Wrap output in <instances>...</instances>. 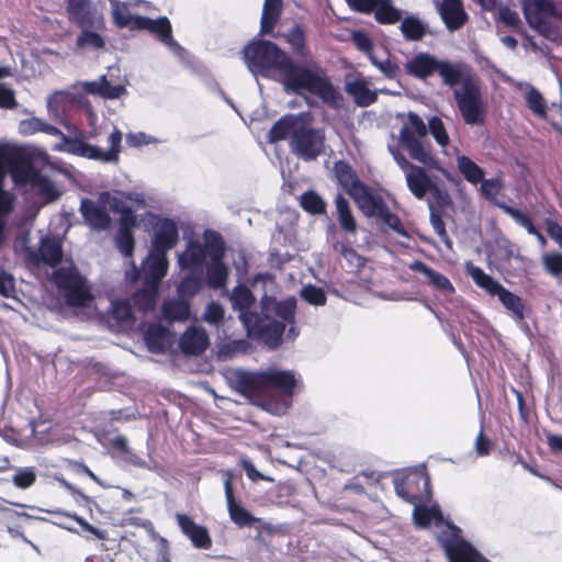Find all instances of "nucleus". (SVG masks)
Here are the masks:
<instances>
[{"mask_svg": "<svg viewBox=\"0 0 562 562\" xmlns=\"http://www.w3.org/2000/svg\"><path fill=\"white\" fill-rule=\"evenodd\" d=\"M244 56L252 74L271 78L273 72H278L288 90L295 93L307 91L331 109L340 108L342 95L330 79L326 75L296 64L274 42L254 41L244 48Z\"/></svg>", "mask_w": 562, "mask_h": 562, "instance_id": "obj_1", "label": "nucleus"}, {"mask_svg": "<svg viewBox=\"0 0 562 562\" xmlns=\"http://www.w3.org/2000/svg\"><path fill=\"white\" fill-rule=\"evenodd\" d=\"M407 75L426 80L438 74L442 85L453 89V99L462 120L468 125H482L485 122L486 109L482 97L481 82L473 68L463 61L452 63L438 59L428 53H418L405 65Z\"/></svg>", "mask_w": 562, "mask_h": 562, "instance_id": "obj_2", "label": "nucleus"}, {"mask_svg": "<svg viewBox=\"0 0 562 562\" xmlns=\"http://www.w3.org/2000/svg\"><path fill=\"white\" fill-rule=\"evenodd\" d=\"M428 131L439 146L447 147L449 145V135L439 116H431L426 125L415 112L408 113L407 123L400 131V144L407 150L412 159L431 167L436 164V159L420 140L427 135Z\"/></svg>", "mask_w": 562, "mask_h": 562, "instance_id": "obj_3", "label": "nucleus"}, {"mask_svg": "<svg viewBox=\"0 0 562 562\" xmlns=\"http://www.w3.org/2000/svg\"><path fill=\"white\" fill-rule=\"evenodd\" d=\"M297 380L292 371L268 369L258 372L238 370L234 373V387L249 400L259 398L266 391L273 390L284 396H292Z\"/></svg>", "mask_w": 562, "mask_h": 562, "instance_id": "obj_4", "label": "nucleus"}, {"mask_svg": "<svg viewBox=\"0 0 562 562\" xmlns=\"http://www.w3.org/2000/svg\"><path fill=\"white\" fill-rule=\"evenodd\" d=\"M41 132L52 136H63L69 151L77 156L98 160L101 162L119 161L123 135L122 132L116 127H114L113 132L109 135L108 142L110 147L108 150H103L97 146L90 145L79 137H66L58 127L50 125L43 120Z\"/></svg>", "mask_w": 562, "mask_h": 562, "instance_id": "obj_5", "label": "nucleus"}, {"mask_svg": "<svg viewBox=\"0 0 562 562\" xmlns=\"http://www.w3.org/2000/svg\"><path fill=\"white\" fill-rule=\"evenodd\" d=\"M52 280L57 289L64 292L66 302L70 306L83 307L93 299L87 279L72 261L68 266L55 269Z\"/></svg>", "mask_w": 562, "mask_h": 562, "instance_id": "obj_6", "label": "nucleus"}, {"mask_svg": "<svg viewBox=\"0 0 562 562\" xmlns=\"http://www.w3.org/2000/svg\"><path fill=\"white\" fill-rule=\"evenodd\" d=\"M449 562H488L476 548L467 541L462 530L453 524H447L438 537Z\"/></svg>", "mask_w": 562, "mask_h": 562, "instance_id": "obj_7", "label": "nucleus"}, {"mask_svg": "<svg viewBox=\"0 0 562 562\" xmlns=\"http://www.w3.org/2000/svg\"><path fill=\"white\" fill-rule=\"evenodd\" d=\"M244 327L249 338L258 339L270 348H276L282 342L285 330L284 322L270 317L269 303L265 301H262L261 313L252 316Z\"/></svg>", "mask_w": 562, "mask_h": 562, "instance_id": "obj_8", "label": "nucleus"}, {"mask_svg": "<svg viewBox=\"0 0 562 562\" xmlns=\"http://www.w3.org/2000/svg\"><path fill=\"white\" fill-rule=\"evenodd\" d=\"M289 146L296 157L304 161H312L324 153L325 134L303 120L299 130L295 131L294 138L289 140Z\"/></svg>", "mask_w": 562, "mask_h": 562, "instance_id": "obj_9", "label": "nucleus"}, {"mask_svg": "<svg viewBox=\"0 0 562 562\" xmlns=\"http://www.w3.org/2000/svg\"><path fill=\"white\" fill-rule=\"evenodd\" d=\"M207 246L210 248V262L205 266V282L211 289H224L228 283L229 268L224 262L226 245L222 235H212Z\"/></svg>", "mask_w": 562, "mask_h": 562, "instance_id": "obj_10", "label": "nucleus"}, {"mask_svg": "<svg viewBox=\"0 0 562 562\" xmlns=\"http://www.w3.org/2000/svg\"><path fill=\"white\" fill-rule=\"evenodd\" d=\"M393 484L397 496L409 504H417L429 494V476L422 472L397 475L393 479Z\"/></svg>", "mask_w": 562, "mask_h": 562, "instance_id": "obj_11", "label": "nucleus"}, {"mask_svg": "<svg viewBox=\"0 0 562 562\" xmlns=\"http://www.w3.org/2000/svg\"><path fill=\"white\" fill-rule=\"evenodd\" d=\"M168 267L167 255L149 250L140 268H137L135 265L133 266V280H142L144 284L159 286L168 272Z\"/></svg>", "mask_w": 562, "mask_h": 562, "instance_id": "obj_12", "label": "nucleus"}, {"mask_svg": "<svg viewBox=\"0 0 562 562\" xmlns=\"http://www.w3.org/2000/svg\"><path fill=\"white\" fill-rule=\"evenodd\" d=\"M212 235L221 234L216 231L207 229L204 233V244L194 240L188 243L186 249L178 255V265L182 270L202 273L205 259L206 257L210 258L207 243L211 240Z\"/></svg>", "mask_w": 562, "mask_h": 562, "instance_id": "obj_13", "label": "nucleus"}, {"mask_svg": "<svg viewBox=\"0 0 562 562\" xmlns=\"http://www.w3.org/2000/svg\"><path fill=\"white\" fill-rule=\"evenodd\" d=\"M66 12L69 22L78 27H103L102 13L91 0H67Z\"/></svg>", "mask_w": 562, "mask_h": 562, "instance_id": "obj_14", "label": "nucleus"}, {"mask_svg": "<svg viewBox=\"0 0 562 562\" xmlns=\"http://www.w3.org/2000/svg\"><path fill=\"white\" fill-rule=\"evenodd\" d=\"M150 250L167 255L179 241V227L175 220L169 217H156L153 225Z\"/></svg>", "mask_w": 562, "mask_h": 562, "instance_id": "obj_15", "label": "nucleus"}, {"mask_svg": "<svg viewBox=\"0 0 562 562\" xmlns=\"http://www.w3.org/2000/svg\"><path fill=\"white\" fill-rule=\"evenodd\" d=\"M522 11L528 24L543 34L548 30L547 19L558 16L552 0H524Z\"/></svg>", "mask_w": 562, "mask_h": 562, "instance_id": "obj_16", "label": "nucleus"}, {"mask_svg": "<svg viewBox=\"0 0 562 562\" xmlns=\"http://www.w3.org/2000/svg\"><path fill=\"white\" fill-rule=\"evenodd\" d=\"M224 491L229 518L234 524L238 527H246L259 521V519L243 507L241 503L235 497L233 476L231 473H227L224 480Z\"/></svg>", "mask_w": 562, "mask_h": 562, "instance_id": "obj_17", "label": "nucleus"}, {"mask_svg": "<svg viewBox=\"0 0 562 562\" xmlns=\"http://www.w3.org/2000/svg\"><path fill=\"white\" fill-rule=\"evenodd\" d=\"M9 161V155L5 148L0 146V245L4 240L5 221L4 218L12 213L15 205V195L4 189L5 167Z\"/></svg>", "mask_w": 562, "mask_h": 562, "instance_id": "obj_18", "label": "nucleus"}, {"mask_svg": "<svg viewBox=\"0 0 562 562\" xmlns=\"http://www.w3.org/2000/svg\"><path fill=\"white\" fill-rule=\"evenodd\" d=\"M177 524L181 532L190 539L198 549L209 550L212 547V538L209 530L195 521L187 514H176Z\"/></svg>", "mask_w": 562, "mask_h": 562, "instance_id": "obj_19", "label": "nucleus"}, {"mask_svg": "<svg viewBox=\"0 0 562 562\" xmlns=\"http://www.w3.org/2000/svg\"><path fill=\"white\" fill-rule=\"evenodd\" d=\"M438 12L449 31L461 29L469 20L461 0H442L438 5Z\"/></svg>", "mask_w": 562, "mask_h": 562, "instance_id": "obj_20", "label": "nucleus"}, {"mask_svg": "<svg viewBox=\"0 0 562 562\" xmlns=\"http://www.w3.org/2000/svg\"><path fill=\"white\" fill-rule=\"evenodd\" d=\"M231 302L233 310L239 313V319L245 326L252 316L258 313L250 311L256 303V297L251 290L245 284H238L233 288L231 294Z\"/></svg>", "mask_w": 562, "mask_h": 562, "instance_id": "obj_21", "label": "nucleus"}, {"mask_svg": "<svg viewBox=\"0 0 562 562\" xmlns=\"http://www.w3.org/2000/svg\"><path fill=\"white\" fill-rule=\"evenodd\" d=\"M29 259L38 266L41 262L57 267L63 260V247L59 240L50 237L42 239L38 251L29 252Z\"/></svg>", "mask_w": 562, "mask_h": 562, "instance_id": "obj_22", "label": "nucleus"}, {"mask_svg": "<svg viewBox=\"0 0 562 562\" xmlns=\"http://www.w3.org/2000/svg\"><path fill=\"white\" fill-rule=\"evenodd\" d=\"M210 340L206 331L201 327L190 326L181 335L179 347L184 355L199 356L209 347Z\"/></svg>", "mask_w": 562, "mask_h": 562, "instance_id": "obj_23", "label": "nucleus"}, {"mask_svg": "<svg viewBox=\"0 0 562 562\" xmlns=\"http://www.w3.org/2000/svg\"><path fill=\"white\" fill-rule=\"evenodd\" d=\"M79 211L92 229L106 231L111 225V217L105 209L88 198L81 200Z\"/></svg>", "mask_w": 562, "mask_h": 562, "instance_id": "obj_24", "label": "nucleus"}, {"mask_svg": "<svg viewBox=\"0 0 562 562\" xmlns=\"http://www.w3.org/2000/svg\"><path fill=\"white\" fill-rule=\"evenodd\" d=\"M303 117L301 114H285L281 116L270 128L268 142L274 144L281 140L294 138Z\"/></svg>", "mask_w": 562, "mask_h": 562, "instance_id": "obj_25", "label": "nucleus"}, {"mask_svg": "<svg viewBox=\"0 0 562 562\" xmlns=\"http://www.w3.org/2000/svg\"><path fill=\"white\" fill-rule=\"evenodd\" d=\"M138 30H146L157 36V38L166 45L181 49V46L172 37V27L170 21L166 18H158L153 20L148 16H143L137 22Z\"/></svg>", "mask_w": 562, "mask_h": 562, "instance_id": "obj_26", "label": "nucleus"}, {"mask_svg": "<svg viewBox=\"0 0 562 562\" xmlns=\"http://www.w3.org/2000/svg\"><path fill=\"white\" fill-rule=\"evenodd\" d=\"M350 198L368 217L376 216L385 204L384 199L380 194L373 193L367 184L362 186Z\"/></svg>", "mask_w": 562, "mask_h": 562, "instance_id": "obj_27", "label": "nucleus"}, {"mask_svg": "<svg viewBox=\"0 0 562 562\" xmlns=\"http://www.w3.org/2000/svg\"><path fill=\"white\" fill-rule=\"evenodd\" d=\"M405 179L408 190L418 200L425 199L435 184L426 170L419 166L412 167V169L405 173Z\"/></svg>", "mask_w": 562, "mask_h": 562, "instance_id": "obj_28", "label": "nucleus"}, {"mask_svg": "<svg viewBox=\"0 0 562 562\" xmlns=\"http://www.w3.org/2000/svg\"><path fill=\"white\" fill-rule=\"evenodd\" d=\"M334 172L338 184L342 187L349 196L366 184L360 180L356 170L347 161H336L334 164Z\"/></svg>", "mask_w": 562, "mask_h": 562, "instance_id": "obj_29", "label": "nucleus"}, {"mask_svg": "<svg viewBox=\"0 0 562 562\" xmlns=\"http://www.w3.org/2000/svg\"><path fill=\"white\" fill-rule=\"evenodd\" d=\"M345 90L352 97L355 103L362 108L373 104L378 99L376 92L371 90L368 82L362 78L348 81Z\"/></svg>", "mask_w": 562, "mask_h": 562, "instance_id": "obj_30", "label": "nucleus"}, {"mask_svg": "<svg viewBox=\"0 0 562 562\" xmlns=\"http://www.w3.org/2000/svg\"><path fill=\"white\" fill-rule=\"evenodd\" d=\"M465 270L472 278L473 282L492 296H498L505 288L492 276L485 273L482 268L474 266L471 262L467 263Z\"/></svg>", "mask_w": 562, "mask_h": 562, "instance_id": "obj_31", "label": "nucleus"}, {"mask_svg": "<svg viewBox=\"0 0 562 562\" xmlns=\"http://www.w3.org/2000/svg\"><path fill=\"white\" fill-rule=\"evenodd\" d=\"M165 319L170 323L187 322L190 318L191 307L188 300L171 299L164 302L161 307Z\"/></svg>", "mask_w": 562, "mask_h": 562, "instance_id": "obj_32", "label": "nucleus"}, {"mask_svg": "<svg viewBox=\"0 0 562 562\" xmlns=\"http://www.w3.org/2000/svg\"><path fill=\"white\" fill-rule=\"evenodd\" d=\"M148 349L153 352H164L169 346V330L160 325H149L144 335Z\"/></svg>", "mask_w": 562, "mask_h": 562, "instance_id": "obj_33", "label": "nucleus"}, {"mask_svg": "<svg viewBox=\"0 0 562 562\" xmlns=\"http://www.w3.org/2000/svg\"><path fill=\"white\" fill-rule=\"evenodd\" d=\"M282 7V0H265L260 21L261 34H269L273 31L281 16Z\"/></svg>", "mask_w": 562, "mask_h": 562, "instance_id": "obj_34", "label": "nucleus"}, {"mask_svg": "<svg viewBox=\"0 0 562 562\" xmlns=\"http://www.w3.org/2000/svg\"><path fill=\"white\" fill-rule=\"evenodd\" d=\"M337 218L340 228L349 234H356L358 224L350 209L348 200L340 193L335 198Z\"/></svg>", "mask_w": 562, "mask_h": 562, "instance_id": "obj_35", "label": "nucleus"}, {"mask_svg": "<svg viewBox=\"0 0 562 562\" xmlns=\"http://www.w3.org/2000/svg\"><path fill=\"white\" fill-rule=\"evenodd\" d=\"M159 286L153 284H144V286L137 290L131 297L132 304L135 308L143 313L150 312L155 308Z\"/></svg>", "mask_w": 562, "mask_h": 562, "instance_id": "obj_36", "label": "nucleus"}, {"mask_svg": "<svg viewBox=\"0 0 562 562\" xmlns=\"http://www.w3.org/2000/svg\"><path fill=\"white\" fill-rule=\"evenodd\" d=\"M27 180L41 195L47 198L49 201H54L59 196V192L54 182L41 171L30 167Z\"/></svg>", "mask_w": 562, "mask_h": 562, "instance_id": "obj_37", "label": "nucleus"}, {"mask_svg": "<svg viewBox=\"0 0 562 562\" xmlns=\"http://www.w3.org/2000/svg\"><path fill=\"white\" fill-rule=\"evenodd\" d=\"M497 297L514 319L520 322L525 318V304L520 296L504 288Z\"/></svg>", "mask_w": 562, "mask_h": 562, "instance_id": "obj_38", "label": "nucleus"}, {"mask_svg": "<svg viewBox=\"0 0 562 562\" xmlns=\"http://www.w3.org/2000/svg\"><path fill=\"white\" fill-rule=\"evenodd\" d=\"M401 32L407 41H420L427 33V25L416 16H406L402 20Z\"/></svg>", "mask_w": 562, "mask_h": 562, "instance_id": "obj_39", "label": "nucleus"}, {"mask_svg": "<svg viewBox=\"0 0 562 562\" xmlns=\"http://www.w3.org/2000/svg\"><path fill=\"white\" fill-rule=\"evenodd\" d=\"M203 286V279L200 272H189L186 274L179 285L178 293L180 297L189 300L196 295Z\"/></svg>", "mask_w": 562, "mask_h": 562, "instance_id": "obj_40", "label": "nucleus"}, {"mask_svg": "<svg viewBox=\"0 0 562 562\" xmlns=\"http://www.w3.org/2000/svg\"><path fill=\"white\" fill-rule=\"evenodd\" d=\"M457 165L459 171L470 183L477 184L483 180L484 170L468 156H458Z\"/></svg>", "mask_w": 562, "mask_h": 562, "instance_id": "obj_41", "label": "nucleus"}, {"mask_svg": "<svg viewBox=\"0 0 562 562\" xmlns=\"http://www.w3.org/2000/svg\"><path fill=\"white\" fill-rule=\"evenodd\" d=\"M373 13L380 24H395L401 20V11L390 0H379Z\"/></svg>", "mask_w": 562, "mask_h": 562, "instance_id": "obj_42", "label": "nucleus"}, {"mask_svg": "<svg viewBox=\"0 0 562 562\" xmlns=\"http://www.w3.org/2000/svg\"><path fill=\"white\" fill-rule=\"evenodd\" d=\"M300 206L312 215H324L326 214V203L322 196L313 191L308 190L301 194Z\"/></svg>", "mask_w": 562, "mask_h": 562, "instance_id": "obj_43", "label": "nucleus"}, {"mask_svg": "<svg viewBox=\"0 0 562 562\" xmlns=\"http://www.w3.org/2000/svg\"><path fill=\"white\" fill-rule=\"evenodd\" d=\"M336 252L348 262L350 269L360 271L366 266V258L359 255L355 248L342 241H336L333 245Z\"/></svg>", "mask_w": 562, "mask_h": 562, "instance_id": "obj_44", "label": "nucleus"}, {"mask_svg": "<svg viewBox=\"0 0 562 562\" xmlns=\"http://www.w3.org/2000/svg\"><path fill=\"white\" fill-rule=\"evenodd\" d=\"M113 21L120 29H130L132 31L138 30V20H142V15L132 14L125 3L117 5L113 10Z\"/></svg>", "mask_w": 562, "mask_h": 562, "instance_id": "obj_45", "label": "nucleus"}, {"mask_svg": "<svg viewBox=\"0 0 562 562\" xmlns=\"http://www.w3.org/2000/svg\"><path fill=\"white\" fill-rule=\"evenodd\" d=\"M272 312L274 316L279 317V322H284L285 326L288 324H294L295 322V310H296V301L293 297L283 300V301H272Z\"/></svg>", "mask_w": 562, "mask_h": 562, "instance_id": "obj_46", "label": "nucleus"}, {"mask_svg": "<svg viewBox=\"0 0 562 562\" xmlns=\"http://www.w3.org/2000/svg\"><path fill=\"white\" fill-rule=\"evenodd\" d=\"M81 33L76 40V46L78 48L92 47L94 49L103 48L105 42L103 37L98 34V30L101 27H80Z\"/></svg>", "mask_w": 562, "mask_h": 562, "instance_id": "obj_47", "label": "nucleus"}, {"mask_svg": "<svg viewBox=\"0 0 562 562\" xmlns=\"http://www.w3.org/2000/svg\"><path fill=\"white\" fill-rule=\"evenodd\" d=\"M286 42L290 44L295 55L303 58L308 55L305 32L301 25L296 24L286 34Z\"/></svg>", "mask_w": 562, "mask_h": 562, "instance_id": "obj_48", "label": "nucleus"}, {"mask_svg": "<svg viewBox=\"0 0 562 562\" xmlns=\"http://www.w3.org/2000/svg\"><path fill=\"white\" fill-rule=\"evenodd\" d=\"M498 207L509 215L517 224L525 227L530 235L535 236L539 232L531 217L521 210L506 203H498Z\"/></svg>", "mask_w": 562, "mask_h": 562, "instance_id": "obj_49", "label": "nucleus"}, {"mask_svg": "<svg viewBox=\"0 0 562 562\" xmlns=\"http://www.w3.org/2000/svg\"><path fill=\"white\" fill-rule=\"evenodd\" d=\"M370 61L387 79H395L400 76V66L391 58L389 52H386V57L384 59L379 58L375 54H370Z\"/></svg>", "mask_w": 562, "mask_h": 562, "instance_id": "obj_50", "label": "nucleus"}, {"mask_svg": "<svg viewBox=\"0 0 562 562\" xmlns=\"http://www.w3.org/2000/svg\"><path fill=\"white\" fill-rule=\"evenodd\" d=\"M430 199L428 200V207L431 211V206L434 211L443 212L446 207L452 204L451 198L446 189H441L438 184H434L430 192Z\"/></svg>", "mask_w": 562, "mask_h": 562, "instance_id": "obj_51", "label": "nucleus"}, {"mask_svg": "<svg viewBox=\"0 0 562 562\" xmlns=\"http://www.w3.org/2000/svg\"><path fill=\"white\" fill-rule=\"evenodd\" d=\"M381 222L390 227L392 231L397 233L401 236H407V232L405 227L403 226L401 218L397 214L393 213L387 204L385 203L384 206L381 209V211L376 215Z\"/></svg>", "mask_w": 562, "mask_h": 562, "instance_id": "obj_52", "label": "nucleus"}, {"mask_svg": "<svg viewBox=\"0 0 562 562\" xmlns=\"http://www.w3.org/2000/svg\"><path fill=\"white\" fill-rule=\"evenodd\" d=\"M116 246L120 252L131 258L135 249V237L133 231L119 229L115 237Z\"/></svg>", "mask_w": 562, "mask_h": 562, "instance_id": "obj_53", "label": "nucleus"}, {"mask_svg": "<svg viewBox=\"0 0 562 562\" xmlns=\"http://www.w3.org/2000/svg\"><path fill=\"white\" fill-rule=\"evenodd\" d=\"M497 249L502 261L509 263L512 259L524 261V256L520 255L518 246L507 238L497 241Z\"/></svg>", "mask_w": 562, "mask_h": 562, "instance_id": "obj_54", "label": "nucleus"}, {"mask_svg": "<svg viewBox=\"0 0 562 562\" xmlns=\"http://www.w3.org/2000/svg\"><path fill=\"white\" fill-rule=\"evenodd\" d=\"M301 297L308 304L323 306L327 302V296L322 288L308 284L301 290Z\"/></svg>", "mask_w": 562, "mask_h": 562, "instance_id": "obj_55", "label": "nucleus"}, {"mask_svg": "<svg viewBox=\"0 0 562 562\" xmlns=\"http://www.w3.org/2000/svg\"><path fill=\"white\" fill-rule=\"evenodd\" d=\"M481 183V193L482 195L492 202L494 205L498 206L499 201H497V195L502 191V182L498 179L491 178V179H484L480 182Z\"/></svg>", "mask_w": 562, "mask_h": 562, "instance_id": "obj_56", "label": "nucleus"}, {"mask_svg": "<svg viewBox=\"0 0 562 562\" xmlns=\"http://www.w3.org/2000/svg\"><path fill=\"white\" fill-rule=\"evenodd\" d=\"M36 472L33 468L26 467L19 469L12 476L15 487L26 490L36 482Z\"/></svg>", "mask_w": 562, "mask_h": 562, "instance_id": "obj_57", "label": "nucleus"}, {"mask_svg": "<svg viewBox=\"0 0 562 562\" xmlns=\"http://www.w3.org/2000/svg\"><path fill=\"white\" fill-rule=\"evenodd\" d=\"M496 21L516 31L521 27V20L518 13L507 5L498 8Z\"/></svg>", "mask_w": 562, "mask_h": 562, "instance_id": "obj_58", "label": "nucleus"}, {"mask_svg": "<svg viewBox=\"0 0 562 562\" xmlns=\"http://www.w3.org/2000/svg\"><path fill=\"white\" fill-rule=\"evenodd\" d=\"M133 304L127 300H119L113 303V317L121 323L134 321Z\"/></svg>", "mask_w": 562, "mask_h": 562, "instance_id": "obj_59", "label": "nucleus"}, {"mask_svg": "<svg viewBox=\"0 0 562 562\" xmlns=\"http://www.w3.org/2000/svg\"><path fill=\"white\" fill-rule=\"evenodd\" d=\"M442 213L443 212H440V211H434V209L431 207L430 216H429L430 224H431L434 231L436 232V234L440 237L441 241H443L448 248H451L452 241L447 233L446 224L442 220Z\"/></svg>", "mask_w": 562, "mask_h": 562, "instance_id": "obj_60", "label": "nucleus"}, {"mask_svg": "<svg viewBox=\"0 0 562 562\" xmlns=\"http://www.w3.org/2000/svg\"><path fill=\"white\" fill-rule=\"evenodd\" d=\"M542 265L548 273L559 277L562 273V254L547 252L542 255Z\"/></svg>", "mask_w": 562, "mask_h": 562, "instance_id": "obj_61", "label": "nucleus"}, {"mask_svg": "<svg viewBox=\"0 0 562 562\" xmlns=\"http://www.w3.org/2000/svg\"><path fill=\"white\" fill-rule=\"evenodd\" d=\"M526 102L528 108L537 115H546V102L541 93L533 87L529 89L526 94Z\"/></svg>", "mask_w": 562, "mask_h": 562, "instance_id": "obj_62", "label": "nucleus"}, {"mask_svg": "<svg viewBox=\"0 0 562 562\" xmlns=\"http://www.w3.org/2000/svg\"><path fill=\"white\" fill-rule=\"evenodd\" d=\"M224 315L225 312L223 306L220 303L212 301L205 307L203 319L209 324L218 325L223 322Z\"/></svg>", "mask_w": 562, "mask_h": 562, "instance_id": "obj_63", "label": "nucleus"}, {"mask_svg": "<svg viewBox=\"0 0 562 562\" xmlns=\"http://www.w3.org/2000/svg\"><path fill=\"white\" fill-rule=\"evenodd\" d=\"M352 42L356 45V47L366 53L368 57L370 58V54L373 53V42L371 37L363 31H356L352 33Z\"/></svg>", "mask_w": 562, "mask_h": 562, "instance_id": "obj_64", "label": "nucleus"}]
</instances>
